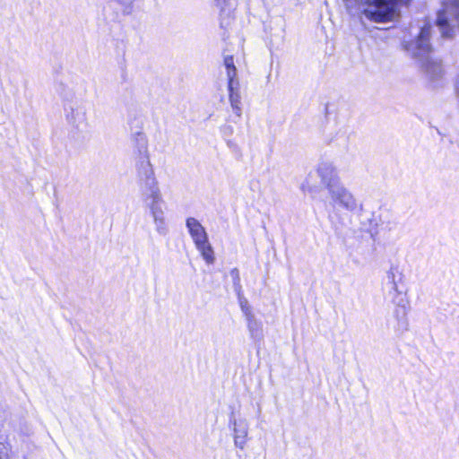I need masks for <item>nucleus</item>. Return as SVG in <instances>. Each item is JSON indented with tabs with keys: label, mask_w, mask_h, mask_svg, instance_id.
Returning a JSON list of instances; mask_svg holds the SVG:
<instances>
[{
	"label": "nucleus",
	"mask_w": 459,
	"mask_h": 459,
	"mask_svg": "<svg viewBox=\"0 0 459 459\" xmlns=\"http://www.w3.org/2000/svg\"><path fill=\"white\" fill-rule=\"evenodd\" d=\"M402 309H403V313L404 314V313H405V307H404V306H403V307H402Z\"/></svg>",
	"instance_id": "nucleus-13"
},
{
	"label": "nucleus",
	"mask_w": 459,
	"mask_h": 459,
	"mask_svg": "<svg viewBox=\"0 0 459 459\" xmlns=\"http://www.w3.org/2000/svg\"><path fill=\"white\" fill-rule=\"evenodd\" d=\"M235 86L236 85H233L231 88H228L230 105L240 104V95L238 91L234 90Z\"/></svg>",
	"instance_id": "nucleus-8"
},
{
	"label": "nucleus",
	"mask_w": 459,
	"mask_h": 459,
	"mask_svg": "<svg viewBox=\"0 0 459 459\" xmlns=\"http://www.w3.org/2000/svg\"><path fill=\"white\" fill-rule=\"evenodd\" d=\"M186 226L195 245L202 243V241L208 238L204 228L195 218H188L186 220Z\"/></svg>",
	"instance_id": "nucleus-4"
},
{
	"label": "nucleus",
	"mask_w": 459,
	"mask_h": 459,
	"mask_svg": "<svg viewBox=\"0 0 459 459\" xmlns=\"http://www.w3.org/2000/svg\"><path fill=\"white\" fill-rule=\"evenodd\" d=\"M223 63L228 77V88H231L233 85H238V81L236 80L237 68L234 64V56L232 55L226 56L223 59Z\"/></svg>",
	"instance_id": "nucleus-5"
},
{
	"label": "nucleus",
	"mask_w": 459,
	"mask_h": 459,
	"mask_svg": "<svg viewBox=\"0 0 459 459\" xmlns=\"http://www.w3.org/2000/svg\"><path fill=\"white\" fill-rule=\"evenodd\" d=\"M393 2L394 3V5L397 6V8L399 9L401 5L410 4L411 0H393Z\"/></svg>",
	"instance_id": "nucleus-9"
},
{
	"label": "nucleus",
	"mask_w": 459,
	"mask_h": 459,
	"mask_svg": "<svg viewBox=\"0 0 459 459\" xmlns=\"http://www.w3.org/2000/svg\"><path fill=\"white\" fill-rule=\"evenodd\" d=\"M431 36V25L427 23L421 27L416 38L415 56L423 59L422 66L427 73L434 74L441 72V61L429 58L433 48L429 43Z\"/></svg>",
	"instance_id": "nucleus-2"
},
{
	"label": "nucleus",
	"mask_w": 459,
	"mask_h": 459,
	"mask_svg": "<svg viewBox=\"0 0 459 459\" xmlns=\"http://www.w3.org/2000/svg\"><path fill=\"white\" fill-rule=\"evenodd\" d=\"M456 22L455 27L459 28V0H446L442 3V7L437 11L436 24L441 30L443 38L451 39L455 35L454 26L449 21Z\"/></svg>",
	"instance_id": "nucleus-3"
},
{
	"label": "nucleus",
	"mask_w": 459,
	"mask_h": 459,
	"mask_svg": "<svg viewBox=\"0 0 459 459\" xmlns=\"http://www.w3.org/2000/svg\"><path fill=\"white\" fill-rule=\"evenodd\" d=\"M195 247L207 264H213L215 260L214 252L208 241V238L202 241V243L196 244Z\"/></svg>",
	"instance_id": "nucleus-7"
},
{
	"label": "nucleus",
	"mask_w": 459,
	"mask_h": 459,
	"mask_svg": "<svg viewBox=\"0 0 459 459\" xmlns=\"http://www.w3.org/2000/svg\"><path fill=\"white\" fill-rule=\"evenodd\" d=\"M340 195L343 198H347L348 200L352 199V196L349 193H347L344 189L342 190V193Z\"/></svg>",
	"instance_id": "nucleus-11"
},
{
	"label": "nucleus",
	"mask_w": 459,
	"mask_h": 459,
	"mask_svg": "<svg viewBox=\"0 0 459 459\" xmlns=\"http://www.w3.org/2000/svg\"><path fill=\"white\" fill-rule=\"evenodd\" d=\"M354 8L360 17L376 23L391 22L400 15L393 0H356Z\"/></svg>",
	"instance_id": "nucleus-1"
},
{
	"label": "nucleus",
	"mask_w": 459,
	"mask_h": 459,
	"mask_svg": "<svg viewBox=\"0 0 459 459\" xmlns=\"http://www.w3.org/2000/svg\"><path fill=\"white\" fill-rule=\"evenodd\" d=\"M230 1L231 0H214L216 6L220 10L221 27L223 29L229 25V22L224 24L225 19L235 10V6H232Z\"/></svg>",
	"instance_id": "nucleus-6"
},
{
	"label": "nucleus",
	"mask_w": 459,
	"mask_h": 459,
	"mask_svg": "<svg viewBox=\"0 0 459 459\" xmlns=\"http://www.w3.org/2000/svg\"><path fill=\"white\" fill-rule=\"evenodd\" d=\"M235 114L237 115V117H240L241 116V108H240V104H236V105H231Z\"/></svg>",
	"instance_id": "nucleus-10"
},
{
	"label": "nucleus",
	"mask_w": 459,
	"mask_h": 459,
	"mask_svg": "<svg viewBox=\"0 0 459 459\" xmlns=\"http://www.w3.org/2000/svg\"><path fill=\"white\" fill-rule=\"evenodd\" d=\"M243 310H244V312H245V314H246L247 317L249 320H252V318H253V315H252L251 311L249 310V308H247V307L244 308V307H243Z\"/></svg>",
	"instance_id": "nucleus-12"
}]
</instances>
